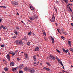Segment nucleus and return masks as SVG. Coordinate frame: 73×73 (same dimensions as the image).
Segmentation results:
<instances>
[{"mask_svg": "<svg viewBox=\"0 0 73 73\" xmlns=\"http://www.w3.org/2000/svg\"><path fill=\"white\" fill-rule=\"evenodd\" d=\"M23 71H19V73H23Z\"/></svg>", "mask_w": 73, "mask_h": 73, "instance_id": "obj_40", "label": "nucleus"}, {"mask_svg": "<svg viewBox=\"0 0 73 73\" xmlns=\"http://www.w3.org/2000/svg\"><path fill=\"white\" fill-rule=\"evenodd\" d=\"M65 1L66 3V4H67V3H68V1H66V0Z\"/></svg>", "mask_w": 73, "mask_h": 73, "instance_id": "obj_41", "label": "nucleus"}, {"mask_svg": "<svg viewBox=\"0 0 73 73\" xmlns=\"http://www.w3.org/2000/svg\"><path fill=\"white\" fill-rule=\"evenodd\" d=\"M36 63H37V62H34L33 63V65H34V66H36V65H35V64H36Z\"/></svg>", "mask_w": 73, "mask_h": 73, "instance_id": "obj_28", "label": "nucleus"}, {"mask_svg": "<svg viewBox=\"0 0 73 73\" xmlns=\"http://www.w3.org/2000/svg\"><path fill=\"white\" fill-rule=\"evenodd\" d=\"M2 7H3V6H0V8H2Z\"/></svg>", "mask_w": 73, "mask_h": 73, "instance_id": "obj_57", "label": "nucleus"}, {"mask_svg": "<svg viewBox=\"0 0 73 73\" xmlns=\"http://www.w3.org/2000/svg\"><path fill=\"white\" fill-rule=\"evenodd\" d=\"M28 21H29L30 23H32V22L29 20H28Z\"/></svg>", "mask_w": 73, "mask_h": 73, "instance_id": "obj_44", "label": "nucleus"}, {"mask_svg": "<svg viewBox=\"0 0 73 73\" xmlns=\"http://www.w3.org/2000/svg\"><path fill=\"white\" fill-rule=\"evenodd\" d=\"M62 72H65V71L64 70H62Z\"/></svg>", "mask_w": 73, "mask_h": 73, "instance_id": "obj_52", "label": "nucleus"}, {"mask_svg": "<svg viewBox=\"0 0 73 73\" xmlns=\"http://www.w3.org/2000/svg\"><path fill=\"white\" fill-rule=\"evenodd\" d=\"M4 70L5 71H8V68L7 67L5 68H4Z\"/></svg>", "mask_w": 73, "mask_h": 73, "instance_id": "obj_17", "label": "nucleus"}, {"mask_svg": "<svg viewBox=\"0 0 73 73\" xmlns=\"http://www.w3.org/2000/svg\"><path fill=\"white\" fill-rule=\"evenodd\" d=\"M3 25H1V26H0V30H1L2 29H3Z\"/></svg>", "mask_w": 73, "mask_h": 73, "instance_id": "obj_27", "label": "nucleus"}, {"mask_svg": "<svg viewBox=\"0 0 73 73\" xmlns=\"http://www.w3.org/2000/svg\"><path fill=\"white\" fill-rule=\"evenodd\" d=\"M71 25H73V23H71Z\"/></svg>", "mask_w": 73, "mask_h": 73, "instance_id": "obj_62", "label": "nucleus"}, {"mask_svg": "<svg viewBox=\"0 0 73 73\" xmlns=\"http://www.w3.org/2000/svg\"><path fill=\"white\" fill-rule=\"evenodd\" d=\"M2 7L3 8H6V7L5 6H2Z\"/></svg>", "mask_w": 73, "mask_h": 73, "instance_id": "obj_46", "label": "nucleus"}, {"mask_svg": "<svg viewBox=\"0 0 73 73\" xmlns=\"http://www.w3.org/2000/svg\"><path fill=\"white\" fill-rule=\"evenodd\" d=\"M57 30L58 32H59L60 31H59V30L58 29H57Z\"/></svg>", "mask_w": 73, "mask_h": 73, "instance_id": "obj_54", "label": "nucleus"}, {"mask_svg": "<svg viewBox=\"0 0 73 73\" xmlns=\"http://www.w3.org/2000/svg\"><path fill=\"white\" fill-rule=\"evenodd\" d=\"M29 68L28 67H26L24 68V70L25 71H29Z\"/></svg>", "mask_w": 73, "mask_h": 73, "instance_id": "obj_6", "label": "nucleus"}, {"mask_svg": "<svg viewBox=\"0 0 73 73\" xmlns=\"http://www.w3.org/2000/svg\"><path fill=\"white\" fill-rule=\"evenodd\" d=\"M56 51H57V52H58V53H61V52H60V51L58 50V49H56Z\"/></svg>", "mask_w": 73, "mask_h": 73, "instance_id": "obj_31", "label": "nucleus"}, {"mask_svg": "<svg viewBox=\"0 0 73 73\" xmlns=\"http://www.w3.org/2000/svg\"><path fill=\"white\" fill-rule=\"evenodd\" d=\"M68 43L70 46H71V42H70V41H68Z\"/></svg>", "mask_w": 73, "mask_h": 73, "instance_id": "obj_24", "label": "nucleus"}, {"mask_svg": "<svg viewBox=\"0 0 73 73\" xmlns=\"http://www.w3.org/2000/svg\"><path fill=\"white\" fill-rule=\"evenodd\" d=\"M23 67V66L22 65H20L19 66V69H22Z\"/></svg>", "mask_w": 73, "mask_h": 73, "instance_id": "obj_11", "label": "nucleus"}, {"mask_svg": "<svg viewBox=\"0 0 73 73\" xmlns=\"http://www.w3.org/2000/svg\"><path fill=\"white\" fill-rule=\"evenodd\" d=\"M70 5V3H68V5H67V6H69V5Z\"/></svg>", "mask_w": 73, "mask_h": 73, "instance_id": "obj_50", "label": "nucleus"}, {"mask_svg": "<svg viewBox=\"0 0 73 73\" xmlns=\"http://www.w3.org/2000/svg\"><path fill=\"white\" fill-rule=\"evenodd\" d=\"M29 72L30 73H34L35 72V70L33 68H30L29 70Z\"/></svg>", "mask_w": 73, "mask_h": 73, "instance_id": "obj_3", "label": "nucleus"}, {"mask_svg": "<svg viewBox=\"0 0 73 73\" xmlns=\"http://www.w3.org/2000/svg\"><path fill=\"white\" fill-rule=\"evenodd\" d=\"M29 19L31 20L32 21V20H34L35 19V18L34 17H32L31 18H29Z\"/></svg>", "mask_w": 73, "mask_h": 73, "instance_id": "obj_16", "label": "nucleus"}, {"mask_svg": "<svg viewBox=\"0 0 73 73\" xmlns=\"http://www.w3.org/2000/svg\"><path fill=\"white\" fill-rule=\"evenodd\" d=\"M10 66H15V63L13 62H12L10 64Z\"/></svg>", "mask_w": 73, "mask_h": 73, "instance_id": "obj_9", "label": "nucleus"}, {"mask_svg": "<svg viewBox=\"0 0 73 73\" xmlns=\"http://www.w3.org/2000/svg\"><path fill=\"white\" fill-rule=\"evenodd\" d=\"M64 35H66V32L65 33H63Z\"/></svg>", "mask_w": 73, "mask_h": 73, "instance_id": "obj_51", "label": "nucleus"}, {"mask_svg": "<svg viewBox=\"0 0 73 73\" xmlns=\"http://www.w3.org/2000/svg\"><path fill=\"white\" fill-rule=\"evenodd\" d=\"M25 57H26V58H27V57H28V54H25Z\"/></svg>", "mask_w": 73, "mask_h": 73, "instance_id": "obj_34", "label": "nucleus"}, {"mask_svg": "<svg viewBox=\"0 0 73 73\" xmlns=\"http://www.w3.org/2000/svg\"><path fill=\"white\" fill-rule=\"evenodd\" d=\"M50 38H51V40H52V44H54V38H53V37L50 36Z\"/></svg>", "mask_w": 73, "mask_h": 73, "instance_id": "obj_10", "label": "nucleus"}, {"mask_svg": "<svg viewBox=\"0 0 73 73\" xmlns=\"http://www.w3.org/2000/svg\"><path fill=\"white\" fill-rule=\"evenodd\" d=\"M33 36H35V34L34 33H33Z\"/></svg>", "mask_w": 73, "mask_h": 73, "instance_id": "obj_59", "label": "nucleus"}, {"mask_svg": "<svg viewBox=\"0 0 73 73\" xmlns=\"http://www.w3.org/2000/svg\"><path fill=\"white\" fill-rule=\"evenodd\" d=\"M60 64L62 65V66H63V67L62 68L63 69H64V65H63V64H62V61H61L60 62Z\"/></svg>", "mask_w": 73, "mask_h": 73, "instance_id": "obj_13", "label": "nucleus"}, {"mask_svg": "<svg viewBox=\"0 0 73 73\" xmlns=\"http://www.w3.org/2000/svg\"><path fill=\"white\" fill-rule=\"evenodd\" d=\"M72 19H73V15L72 16Z\"/></svg>", "mask_w": 73, "mask_h": 73, "instance_id": "obj_64", "label": "nucleus"}, {"mask_svg": "<svg viewBox=\"0 0 73 73\" xmlns=\"http://www.w3.org/2000/svg\"><path fill=\"white\" fill-rule=\"evenodd\" d=\"M16 37L17 36H13V38H16Z\"/></svg>", "mask_w": 73, "mask_h": 73, "instance_id": "obj_38", "label": "nucleus"}, {"mask_svg": "<svg viewBox=\"0 0 73 73\" xmlns=\"http://www.w3.org/2000/svg\"><path fill=\"white\" fill-rule=\"evenodd\" d=\"M52 19H50V21L52 22H53L55 21L56 19H55V17H54V13H53V15L52 16Z\"/></svg>", "mask_w": 73, "mask_h": 73, "instance_id": "obj_2", "label": "nucleus"}, {"mask_svg": "<svg viewBox=\"0 0 73 73\" xmlns=\"http://www.w3.org/2000/svg\"><path fill=\"white\" fill-rule=\"evenodd\" d=\"M33 59H34V61H36L37 60V59L36 58V56H33Z\"/></svg>", "mask_w": 73, "mask_h": 73, "instance_id": "obj_14", "label": "nucleus"}, {"mask_svg": "<svg viewBox=\"0 0 73 73\" xmlns=\"http://www.w3.org/2000/svg\"><path fill=\"white\" fill-rule=\"evenodd\" d=\"M11 3L12 4V5L14 6L17 5H19V3H17V2L14 1L11 2Z\"/></svg>", "mask_w": 73, "mask_h": 73, "instance_id": "obj_4", "label": "nucleus"}, {"mask_svg": "<svg viewBox=\"0 0 73 73\" xmlns=\"http://www.w3.org/2000/svg\"><path fill=\"white\" fill-rule=\"evenodd\" d=\"M70 9L71 11H72V9H71V8H70Z\"/></svg>", "mask_w": 73, "mask_h": 73, "instance_id": "obj_58", "label": "nucleus"}, {"mask_svg": "<svg viewBox=\"0 0 73 73\" xmlns=\"http://www.w3.org/2000/svg\"><path fill=\"white\" fill-rule=\"evenodd\" d=\"M68 51H69V50L68 49L65 50V52L66 53H68Z\"/></svg>", "mask_w": 73, "mask_h": 73, "instance_id": "obj_33", "label": "nucleus"}, {"mask_svg": "<svg viewBox=\"0 0 73 73\" xmlns=\"http://www.w3.org/2000/svg\"><path fill=\"white\" fill-rule=\"evenodd\" d=\"M50 57L52 58V59H53V60H56V58L54 57V56L50 55Z\"/></svg>", "mask_w": 73, "mask_h": 73, "instance_id": "obj_7", "label": "nucleus"}, {"mask_svg": "<svg viewBox=\"0 0 73 73\" xmlns=\"http://www.w3.org/2000/svg\"><path fill=\"white\" fill-rule=\"evenodd\" d=\"M27 45H31V44L30 43V42H27Z\"/></svg>", "mask_w": 73, "mask_h": 73, "instance_id": "obj_37", "label": "nucleus"}, {"mask_svg": "<svg viewBox=\"0 0 73 73\" xmlns=\"http://www.w3.org/2000/svg\"><path fill=\"white\" fill-rule=\"evenodd\" d=\"M23 40H27V38L26 36H24V38L23 39Z\"/></svg>", "mask_w": 73, "mask_h": 73, "instance_id": "obj_20", "label": "nucleus"}, {"mask_svg": "<svg viewBox=\"0 0 73 73\" xmlns=\"http://www.w3.org/2000/svg\"><path fill=\"white\" fill-rule=\"evenodd\" d=\"M20 27L21 28V27H16V29H17L18 30H19V29H20Z\"/></svg>", "mask_w": 73, "mask_h": 73, "instance_id": "obj_25", "label": "nucleus"}, {"mask_svg": "<svg viewBox=\"0 0 73 73\" xmlns=\"http://www.w3.org/2000/svg\"><path fill=\"white\" fill-rule=\"evenodd\" d=\"M61 38L63 40H64V39H65L64 37V36H61Z\"/></svg>", "mask_w": 73, "mask_h": 73, "instance_id": "obj_32", "label": "nucleus"}, {"mask_svg": "<svg viewBox=\"0 0 73 73\" xmlns=\"http://www.w3.org/2000/svg\"><path fill=\"white\" fill-rule=\"evenodd\" d=\"M17 15H18V16H19L20 15L19 14V13H17Z\"/></svg>", "mask_w": 73, "mask_h": 73, "instance_id": "obj_48", "label": "nucleus"}, {"mask_svg": "<svg viewBox=\"0 0 73 73\" xmlns=\"http://www.w3.org/2000/svg\"><path fill=\"white\" fill-rule=\"evenodd\" d=\"M43 35H44V36H46V33H45V32L43 31Z\"/></svg>", "mask_w": 73, "mask_h": 73, "instance_id": "obj_39", "label": "nucleus"}, {"mask_svg": "<svg viewBox=\"0 0 73 73\" xmlns=\"http://www.w3.org/2000/svg\"><path fill=\"white\" fill-rule=\"evenodd\" d=\"M2 21V20L1 19H0V22H1Z\"/></svg>", "mask_w": 73, "mask_h": 73, "instance_id": "obj_55", "label": "nucleus"}, {"mask_svg": "<svg viewBox=\"0 0 73 73\" xmlns=\"http://www.w3.org/2000/svg\"><path fill=\"white\" fill-rule=\"evenodd\" d=\"M12 55L11 56V57H13L14 56H15V53H14V52H12Z\"/></svg>", "mask_w": 73, "mask_h": 73, "instance_id": "obj_26", "label": "nucleus"}, {"mask_svg": "<svg viewBox=\"0 0 73 73\" xmlns=\"http://www.w3.org/2000/svg\"><path fill=\"white\" fill-rule=\"evenodd\" d=\"M21 53H24L23 52H21Z\"/></svg>", "mask_w": 73, "mask_h": 73, "instance_id": "obj_63", "label": "nucleus"}, {"mask_svg": "<svg viewBox=\"0 0 73 73\" xmlns=\"http://www.w3.org/2000/svg\"><path fill=\"white\" fill-rule=\"evenodd\" d=\"M16 70V68H13V71H15Z\"/></svg>", "mask_w": 73, "mask_h": 73, "instance_id": "obj_30", "label": "nucleus"}, {"mask_svg": "<svg viewBox=\"0 0 73 73\" xmlns=\"http://www.w3.org/2000/svg\"><path fill=\"white\" fill-rule=\"evenodd\" d=\"M3 29H5V27H4L3 26Z\"/></svg>", "mask_w": 73, "mask_h": 73, "instance_id": "obj_43", "label": "nucleus"}, {"mask_svg": "<svg viewBox=\"0 0 73 73\" xmlns=\"http://www.w3.org/2000/svg\"><path fill=\"white\" fill-rule=\"evenodd\" d=\"M14 33H15V34H16V35H18V34L19 33L17 32V31L16 30L14 31Z\"/></svg>", "mask_w": 73, "mask_h": 73, "instance_id": "obj_15", "label": "nucleus"}, {"mask_svg": "<svg viewBox=\"0 0 73 73\" xmlns=\"http://www.w3.org/2000/svg\"><path fill=\"white\" fill-rule=\"evenodd\" d=\"M63 50L64 52H65V49L63 48Z\"/></svg>", "mask_w": 73, "mask_h": 73, "instance_id": "obj_42", "label": "nucleus"}, {"mask_svg": "<svg viewBox=\"0 0 73 73\" xmlns=\"http://www.w3.org/2000/svg\"><path fill=\"white\" fill-rule=\"evenodd\" d=\"M68 54H69V55H70V53L68 52Z\"/></svg>", "mask_w": 73, "mask_h": 73, "instance_id": "obj_60", "label": "nucleus"}, {"mask_svg": "<svg viewBox=\"0 0 73 73\" xmlns=\"http://www.w3.org/2000/svg\"><path fill=\"white\" fill-rule=\"evenodd\" d=\"M70 51H72V52H73V49H72V48H70Z\"/></svg>", "mask_w": 73, "mask_h": 73, "instance_id": "obj_35", "label": "nucleus"}, {"mask_svg": "<svg viewBox=\"0 0 73 73\" xmlns=\"http://www.w3.org/2000/svg\"><path fill=\"white\" fill-rule=\"evenodd\" d=\"M38 49H39V48L37 47L34 50L35 51H37L38 52V51H39V50Z\"/></svg>", "mask_w": 73, "mask_h": 73, "instance_id": "obj_12", "label": "nucleus"}, {"mask_svg": "<svg viewBox=\"0 0 73 73\" xmlns=\"http://www.w3.org/2000/svg\"><path fill=\"white\" fill-rule=\"evenodd\" d=\"M46 64H47V65H48L49 66V67L50 66V64L49 63V62H47L46 63Z\"/></svg>", "mask_w": 73, "mask_h": 73, "instance_id": "obj_21", "label": "nucleus"}, {"mask_svg": "<svg viewBox=\"0 0 73 73\" xmlns=\"http://www.w3.org/2000/svg\"><path fill=\"white\" fill-rule=\"evenodd\" d=\"M21 22L22 23H24V22L23 21H21Z\"/></svg>", "mask_w": 73, "mask_h": 73, "instance_id": "obj_53", "label": "nucleus"}, {"mask_svg": "<svg viewBox=\"0 0 73 73\" xmlns=\"http://www.w3.org/2000/svg\"><path fill=\"white\" fill-rule=\"evenodd\" d=\"M56 59L57 60L58 62H60V59H59V58H58V57H56Z\"/></svg>", "mask_w": 73, "mask_h": 73, "instance_id": "obj_22", "label": "nucleus"}, {"mask_svg": "<svg viewBox=\"0 0 73 73\" xmlns=\"http://www.w3.org/2000/svg\"><path fill=\"white\" fill-rule=\"evenodd\" d=\"M15 42L17 45H23V42H22V41H20L19 40H16Z\"/></svg>", "mask_w": 73, "mask_h": 73, "instance_id": "obj_1", "label": "nucleus"}, {"mask_svg": "<svg viewBox=\"0 0 73 73\" xmlns=\"http://www.w3.org/2000/svg\"><path fill=\"white\" fill-rule=\"evenodd\" d=\"M33 17H34L35 19H37V16L36 15H35Z\"/></svg>", "mask_w": 73, "mask_h": 73, "instance_id": "obj_19", "label": "nucleus"}, {"mask_svg": "<svg viewBox=\"0 0 73 73\" xmlns=\"http://www.w3.org/2000/svg\"><path fill=\"white\" fill-rule=\"evenodd\" d=\"M70 1L71 2V3H72V2H73V0H72H72H70Z\"/></svg>", "mask_w": 73, "mask_h": 73, "instance_id": "obj_56", "label": "nucleus"}, {"mask_svg": "<svg viewBox=\"0 0 73 73\" xmlns=\"http://www.w3.org/2000/svg\"><path fill=\"white\" fill-rule=\"evenodd\" d=\"M1 47H2V48H4V45L3 44L1 45Z\"/></svg>", "mask_w": 73, "mask_h": 73, "instance_id": "obj_36", "label": "nucleus"}, {"mask_svg": "<svg viewBox=\"0 0 73 73\" xmlns=\"http://www.w3.org/2000/svg\"><path fill=\"white\" fill-rule=\"evenodd\" d=\"M73 5V4H70V5Z\"/></svg>", "mask_w": 73, "mask_h": 73, "instance_id": "obj_61", "label": "nucleus"}, {"mask_svg": "<svg viewBox=\"0 0 73 73\" xmlns=\"http://www.w3.org/2000/svg\"><path fill=\"white\" fill-rule=\"evenodd\" d=\"M30 7L32 11H33V10H34V11H35V10L33 8V7L31 6H30Z\"/></svg>", "mask_w": 73, "mask_h": 73, "instance_id": "obj_23", "label": "nucleus"}, {"mask_svg": "<svg viewBox=\"0 0 73 73\" xmlns=\"http://www.w3.org/2000/svg\"><path fill=\"white\" fill-rule=\"evenodd\" d=\"M18 52V50H17L16 51H15V53H17Z\"/></svg>", "mask_w": 73, "mask_h": 73, "instance_id": "obj_49", "label": "nucleus"}, {"mask_svg": "<svg viewBox=\"0 0 73 73\" xmlns=\"http://www.w3.org/2000/svg\"><path fill=\"white\" fill-rule=\"evenodd\" d=\"M6 57L9 61H10V60H11V56H9V54H7L6 55Z\"/></svg>", "mask_w": 73, "mask_h": 73, "instance_id": "obj_5", "label": "nucleus"}, {"mask_svg": "<svg viewBox=\"0 0 73 73\" xmlns=\"http://www.w3.org/2000/svg\"><path fill=\"white\" fill-rule=\"evenodd\" d=\"M62 32H63V33H65L66 32H65V31H62Z\"/></svg>", "mask_w": 73, "mask_h": 73, "instance_id": "obj_45", "label": "nucleus"}, {"mask_svg": "<svg viewBox=\"0 0 73 73\" xmlns=\"http://www.w3.org/2000/svg\"><path fill=\"white\" fill-rule=\"evenodd\" d=\"M31 34H32V32L31 31H30L28 33V35L29 36H31Z\"/></svg>", "mask_w": 73, "mask_h": 73, "instance_id": "obj_18", "label": "nucleus"}, {"mask_svg": "<svg viewBox=\"0 0 73 73\" xmlns=\"http://www.w3.org/2000/svg\"><path fill=\"white\" fill-rule=\"evenodd\" d=\"M9 54H12V52H9Z\"/></svg>", "mask_w": 73, "mask_h": 73, "instance_id": "obj_47", "label": "nucleus"}, {"mask_svg": "<svg viewBox=\"0 0 73 73\" xmlns=\"http://www.w3.org/2000/svg\"><path fill=\"white\" fill-rule=\"evenodd\" d=\"M43 69H45L46 70H47V71H50V72L51 71V70L50 69L47 68L46 67H44Z\"/></svg>", "mask_w": 73, "mask_h": 73, "instance_id": "obj_8", "label": "nucleus"}, {"mask_svg": "<svg viewBox=\"0 0 73 73\" xmlns=\"http://www.w3.org/2000/svg\"><path fill=\"white\" fill-rule=\"evenodd\" d=\"M17 61H19V60H21V58H17Z\"/></svg>", "mask_w": 73, "mask_h": 73, "instance_id": "obj_29", "label": "nucleus"}]
</instances>
